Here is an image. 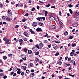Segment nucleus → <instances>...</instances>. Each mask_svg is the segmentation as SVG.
Wrapping results in <instances>:
<instances>
[{
    "label": "nucleus",
    "instance_id": "nucleus-1",
    "mask_svg": "<svg viewBox=\"0 0 79 79\" xmlns=\"http://www.w3.org/2000/svg\"><path fill=\"white\" fill-rule=\"evenodd\" d=\"M22 59L25 61L26 59V56L24 55H23L21 56Z\"/></svg>",
    "mask_w": 79,
    "mask_h": 79
},
{
    "label": "nucleus",
    "instance_id": "nucleus-2",
    "mask_svg": "<svg viewBox=\"0 0 79 79\" xmlns=\"http://www.w3.org/2000/svg\"><path fill=\"white\" fill-rule=\"evenodd\" d=\"M37 23L36 22H34L33 23L32 26L33 27H36L37 26Z\"/></svg>",
    "mask_w": 79,
    "mask_h": 79
},
{
    "label": "nucleus",
    "instance_id": "nucleus-3",
    "mask_svg": "<svg viewBox=\"0 0 79 79\" xmlns=\"http://www.w3.org/2000/svg\"><path fill=\"white\" fill-rule=\"evenodd\" d=\"M49 19L50 21H54L55 20V17L51 16L49 18Z\"/></svg>",
    "mask_w": 79,
    "mask_h": 79
},
{
    "label": "nucleus",
    "instance_id": "nucleus-4",
    "mask_svg": "<svg viewBox=\"0 0 79 79\" xmlns=\"http://www.w3.org/2000/svg\"><path fill=\"white\" fill-rule=\"evenodd\" d=\"M36 30L37 32H39V31H42V30L41 29V28L39 27L37 28L36 29Z\"/></svg>",
    "mask_w": 79,
    "mask_h": 79
},
{
    "label": "nucleus",
    "instance_id": "nucleus-5",
    "mask_svg": "<svg viewBox=\"0 0 79 79\" xmlns=\"http://www.w3.org/2000/svg\"><path fill=\"white\" fill-rule=\"evenodd\" d=\"M6 43L7 45H8L9 44H10V40H6Z\"/></svg>",
    "mask_w": 79,
    "mask_h": 79
},
{
    "label": "nucleus",
    "instance_id": "nucleus-6",
    "mask_svg": "<svg viewBox=\"0 0 79 79\" xmlns=\"http://www.w3.org/2000/svg\"><path fill=\"white\" fill-rule=\"evenodd\" d=\"M18 69V68H17V67H15L14 68V69H13V70L14 71H17V70Z\"/></svg>",
    "mask_w": 79,
    "mask_h": 79
},
{
    "label": "nucleus",
    "instance_id": "nucleus-7",
    "mask_svg": "<svg viewBox=\"0 0 79 79\" xmlns=\"http://www.w3.org/2000/svg\"><path fill=\"white\" fill-rule=\"evenodd\" d=\"M21 68L22 69H24V70H26L27 67L26 66H23L21 67Z\"/></svg>",
    "mask_w": 79,
    "mask_h": 79
},
{
    "label": "nucleus",
    "instance_id": "nucleus-8",
    "mask_svg": "<svg viewBox=\"0 0 79 79\" xmlns=\"http://www.w3.org/2000/svg\"><path fill=\"white\" fill-rule=\"evenodd\" d=\"M56 27L55 25H53L51 26V28L52 29H55Z\"/></svg>",
    "mask_w": 79,
    "mask_h": 79
},
{
    "label": "nucleus",
    "instance_id": "nucleus-9",
    "mask_svg": "<svg viewBox=\"0 0 79 79\" xmlns=\"http://www.w3.org/2000/svg\"><path fill=\"white\" fill-rule=\"evenodd\" d=\"M30 32H31V34H35V32L32 31V29H30Z\"/></svg>",
    "mask_w": 79,
    "mask_h": 79
},
{
    "label": "nucleus",
    "instance_id": "nucleus-10",
    "mask_svg": "<svg viewBox=\"0 0 79 79\" xmlns=\"http://www.w3.org/2000/svg\"><path fill=\"white\" fill-rule=\"evenodd\" d=\"M60 23H61L60 28H63V23L60 22H59V24H60Z\"/></svg>",
    "mask_w": 79,
    "mask_h": 79
},
{
    "label": "nucleus",
    "instance_id": "nucleus-11",
    "mask_svg": "<svg viewBox=\"0 0 79 79\" xmlns=\"http://www.w3.org/2000/svg\"><path fill=\"white\" fill-rule=\"evenodd\" d=\"M34 76L35 74L33 73H32L30 75V77H34Z\"/></svg>",
    "mask_w": 79,
    "mask_h": 79
},
{
    "label": "nucleus",
    "instance_id": "nucleus-12",
    "mask_svg": "<svg viewBox=\"0 0 79 79\" xmlns=\"http://www.w3.org/2000/svg\"><path fill=\"white\" fill-rule=\"evenodd\" d=\"M36 19H37V20H38L40 21V19H41V20L42 19V17H38Z\"/></svg>",
    "mask_w": 79,
    "mask_h": 79
},
{
    "label": "nucleus",
    "instance_id": "nucleus-13",
    "mask_svg": "<svg viewBox=\"0 0 79 79\" xmlns=\"http://www.w3.org/2000/svg\"><path fill=\"white\" fill-rule=\"evenodd\" d=\"M39 45L41 47H43L44 46V44H42V43H40Z\"/></svg>",
    "mask_w": 79,
    "mask_h": 79
},
{
    "label": "nucleus",
    "instance_id": "nucleus-14",
    "mask_svg": "<svg viewBox=\"0 0 79 79\" xmlns=\"http://www.w3.org/2000/svg\"><path fill=\"white\" fill-rule=\"evenodd\" d=\"M28 34V33H27V32L26 31L24 32L23 33V34L24 35H25V36H27V35Z\"/></svg>",
    "mask_w": 79,
    "mask_h": 79
},
{
    "label": "nucleus",
    "instance_id": "nucleus-15",
    "mask_svg": "<svg viewBox=\"0 0 79 79\" xmlns=\"http://www.w3.org/2000/svg\"><path fill=\"white\" fill-rule=\"evenodd\" d=\"M35 47H36L38 48V49H39L40 48V46L38 44H37L35 46Z\"/></svg>",
    "mask_w": 79,
    "mask_h": 79
},
{
    "label": "nucleus",
    "instance_id": "nucleus-16",
    "mask_svg": "<svg viewBox=\"0 0 79 79\" xmlns=\"http://www.w3.org/2000/svg\"><path fill=\"white\" fill-rule=\"evenodd\" d=\"M12 15V13L11 12H8V16H11Z\"/></svg>",
    "mask_w": 79,
    "mask_h": 79
},
{
    "label": "nucleus",
    "instance_id": "nucleus-17",
    "mask_svg": "<svg viewBox=\"0 0 79 79\" xmlns=\"http://www.w3.org/2000/svg\"><path fill=\"white\" fill-rule=\"evenodd\" d=\"M45 12V16H47V15L48 14V12L47 11H45V10H43Z\"/></svg>",
    "mask_w": 79,
    "mask_h": 79
},
{
    "label": "nucleus",
    "instance_id": "nucleus-18",
    "mask_svg": "<svg viewBox=\"0 0 79 79\" xmlns=\"http://www.w3.org/2000/svg\"><path fill=\"white\" fill-rule=\"evenodd\" d=\"M72 26H73V27H77V25L76 23L73 24H72Z\"/></svg>",
    "mask_w": 79,
    "mask_h": 79
},
{
    "label": "nucleus",
    "instance_id": "nucleus-19",
    "mask_svg": "<svg viewBox=\"0 0 79 79\" xmlns=\"http://www.w3.org/2000/svg\"><path fill=\"white\" fill-rule=\"evenodd\" d=\"M28 54H31L32 52V51L31 50H28Z\"/></svg>",
    "mask_w": 79,
    "mask_h": 79
},
{
    "label": "nucleus",
    "instance_id": "nucleus-20",
    "mask_svg": "<svg viewBox=\"0 0 79 79\" xmlns=\"http://www.w3.org/2000/svg\"><path fill=\"white\" fill-rule=\"evenodd\" d=\"M76 43H74V44L73 43V44L72 45V47H76Z\"/></svg>",
    "mask_w": 79,
    "mask_h": 79
},
{
    "label": "nucleus",
    "instance_id": "nucleus-21",
    "mask_svg": "<svg viewBox=\"0 0 79 79\" xmlns=\"http://www.w3.org/2000/svg\"><path fill=\"white\" fill-rule=\"evenodd\" d=\"M35 61H36V62H39V59L38 58H36L35 59Z\"/></svg>",
    "mask_w": 79,
    "mask_h": 79
},
{
    "label": "nucleus",
    "instance_id": "nucleus-22",
    "mask_svg": "<svg viewBox=\"0 0 79 79\" xmlns=\"http://www.w3.org/2000/svg\"><path fill=\"white\" fill-rule=\"evenodd\" d=\"M68 34V33L67 31H66L64 33V35H67Z\"/></svg>",
    "mask_w": 79,
    "mask_h": 79
},
{
    "label": "nucleus",
    "instance_id": "nucleus-23",
    "mask_svg": "<svg viewBox=\"0 0 79 79\" xmlns=\"http://www.w3.org/2000/svg\"><path fill=\"white\" fill-rule=\"evenodd\" d=\"M55 20L56 21H59V19H58V17H56L55 19Z\"/></svg>",
    "mask_w": 79,
    "mask_h": 79
},
{
    "label": "nucleus",
    "instance_id": "nucleus-24",
    "mask_svg": "<svg viewBox=\"0 0 79 79\" xmlns=\"http://www.w3.org/2000/svg\"><path fill=\"white\" fill-rule=\"evenodd\" d=\"M73 55H74V52H71L70 53V56H73Z\"/></svg>",
    "mask_w": 79,
    "mask_h": 79
},
{
    "label": "nucleus",
    "instance_id": "nucleus-25",
    "mask_svg": "<svg viewBox=\"0 0 79 79\" xmlns=\"http://www.w3.org/2000/svg\"><path fill=\"white\" fill-rule=\"evenodd\" d=\"M23 40L21 39H20L19 40V43H21L22 42H23Z\"/></svg>",
    "mask_w": 79,
    "mask_h": 79
},
{
    "label": "nucleus",
    "instance_id": "nucleus-26",
    "mask_svg": "<svg viewBox=\"0 0 79 79\" xmlns=\"http://www.w3.org/2000/svg\"><path fill=\"white\" fill-rule=\"evenodd\" d=\"M69 11H70L71 14L72 15L73 14V11H72V10H71L70 9H69Z\"/></svg>",
    "mask_w": 79,
    "mask_h": 79
},
{
    "label": "nucleus",
    "instance_id": "nucleus-27",
    "mask_svg": "<svg viewBox=\"0 0 79 79\" xmlns=\"http://www.w3.org/2000/svg\"><path fill=\"white\" fill-rule=\"evenodd\" d=\"M53 48H54V49H55V50H56V49L58 48V47L56 46H54L53 47Z\"/></svg>",
    "mask_w": 79,
    "mask_h": 79
},
{
    "label": "nucleus",
    "instance_id": "nucleus-28",
    "mask_svg": "<svg viewBox=\"0 0 79 79\" xmlns=\"http://www.w3.org/2000/svg\"><path fill=\"white\" fill-rule=\"evenodd\" d=\"M6 20L7 21H10V19L9 18H6Z\"/></svg>",
    "mask_w": 79,
    "mask_h": 79
},
{
    "label": "nucleus",
    "instance_id": "nucleus-29",
    "mask_svg": "<svg viewBox=\"0 0 79 79\" xmlns=\"http://www.w3.org/2000/svg\"><path fill=\"white\" fill-rule=\"evenodd\" d=\"M68 6L69 7H70V8H71L72 7H73V5L71 4H69L68 5Z\"/></svg>",
    "mask_w": 79,
    "mask_h": 79
},
{
    "label": "nucleus",
    "instance_id": "nucleus-30",
    "mask_svg": "<svg viewBox=\"0 0 79 79\" xmlns=\"http://www.w3.org/2000/svg\"><path fill=\"white\" fill-rule=\"evenodd\" d=\"M38 24L39 25V26H42V25H43V23H38Z\"/></svg>",
    "mask_w": 79,
    "mask_h": 79
},
{
    "label": "nucleus",
    "instance_id": "nucleus-31",
    "mask_svg": "<svg viewBox=\"0 0 79 79\" xmlns=\"http://www.w3.org/2000/svg\"><path fill=\"white\" fill-rule=\"evenodd\" d=\"M73 37H74V36H70L69 37V39H73Z\"/></svg>",
    "mask_w": 79,
    "mask_h": 79
},
{
    "label": "nucleus",
    "instance_id": "nucleus-32",
    "mask_svg": "<svg viewBox=\"0 0 79 79\" xmlns=\"http://www.w3.org/2000/svg\"><path fill=\"white\" fill-rule=\"evenodd\" d=\"M24 52H25V53H26L27 52V48H25L24 49Z\"/></svg>",
    "mask_w": 79,
    "mask_h": 79
},
{
    "label": "nucleus",
    "instance_id": "nucleus-33",
    "mask_svg": "<svg viewBox=\"0 0 79 79\" xmlns=\"http://www.w3.org/2000/svg\"><path fill=\"white\" fill-rule=\"evenodd\" d=\"M55 42L56 43H57V44H59L60 43V41H57L56 40H55Z\"/></svg>",
    "mask_w": 79,
    "mask_h": 79
},
{
    "label": "nucleus",
    "instance_id": "nucleus-34",
    "mask_svg": "<svg viewBox=\"0 0 79 79\" xmlns=\"http://www.w3.org/2000/svg\"><path fill=\"white\" fill-rule=\"evenodd\" d=\"M26 73H27V74H29V70H27L26 71Z\"/></svg>",
    "mask_w": 79,
    "mask_h": 79
},
{
    "label": "nucleus",
    "instance_id": "nucleus-35",
    "mask_svg": "<svg viewBox=\"0 0 79 79\" xmlns=\"http://www.w3.org/2000/svg\"><path fill=\"white\" fill-rule=\"evenodd\" d=\"M59 55V52H57L55 54V56H58V55Z\"/></svg>",
    "mask_w": 79,
    "mask_h": 79
},
{
    "label": "nucleus",
    "instance_id": "nucleus-36",
    "mask_svg": "<svg viewBox=\"0 0 79 79\" xmlns=\"http://www.w3.org/2000/svg\"><path fill=\"white\" fill-rule=\"evenodd\" d=\"M35 10V8L34 7H33L32 9H31L32 11H34Z\"/></svg>",
    "mask_w": 79,
    "mask_h": 79
},
{
    "label": "nucleus",
    "instance_id": "nucleus-37",
    "mask_svg": "<svg viewBox=\"0 0 79 79\" xmlns=\"http://www.w3.org/2000/svg\"><path fill=\"white\" fill-rule=\"evenodd\" d=\"M58 64H59L61 65V64H62V62L61 61H60L58 62Z\"/></svg>",
    "mask_w": 79,
    "mask_h": 79
},
{
    "label": "nucleus",
    "instance_id": "nucleus-38",
    "mask_svg": "<svg viewBox=\"0 0 79 79\" xmlns=\"http://www.w3.org/2000/svg\"><path fill=\"white\" fill-rule=\"evenodd\" d=\"M4 75V73H3L0 74V76H3Z\"/></svg>",
    "mask_w": 79,
    "mask_h": 79
},
{
    "label": "nucleus",
    "instance_id": "nucleus-39",
    "mask_svg": "<svg viewBox=\"0 0 79 79\" xmlns=\"http://www.w3.org/2000/svg\"><path fill=\"white\" fill-rule=\"evenodd\" d=\"M3 58L4 60H6V58H7V57H6V56H4L3 57Z\"/></svg>",
    "mask_w": 79,
    "mask_h": 79
},
{
    "label": "nucleus",
    "instance_id": "nucleus-40",
    "mask_svg": "<svg viewBox=\"0 0 79 79\" xmlns=\"http://www.w3.org/2000/svg\"><path fill=\"white\" fill-rule=\"evenodd\" d=\"M50 6V4H48V5H46L45 6L46 7H49Z\"/></svg>",
    "mask_w": 79,
    "mask_h": 79
},
{
    "label": "nucleus",
    "instance_id": "nucleus-41",
    "mask_svg": "<svg viewBox=\"0 0 79 79\" xmlns=\"http://www.w3.org/2000/svg\"><path fill=\"white\" fill-rule=\"evenodd\" d=\"M39 53V52H36L35 55H38Z\"/></svg>",
    "mask_w": 79,
    "mask_h": 79
},
{
    "label": "nucleus",
    "instance_id": "nucleus-42",
    "mask_svg": "<svg viewBox=\"0 0 79 79\" xmlns=\"http://www.w3.org/2000/svg\"><path fill=\"white\" fill-rule=\"evenodd\" d=\"M23 40L24 41H27V38H25L23 39Z\"/></svg>",
    "mask_w": 79,
    "mask_h": 79
},
{
    "label": "nucleus",
    "instance_id": "nucleus-43",
    "mask_svg": "<svg viewBox=\"0 0 79 79\" xmlns=\"http://www.w3.org/2000/svg\"><path fill=\"white\" fill-rule=\"evenodd\" d=\"M13 70V68H11L9 70V71H12Z\"/></svg>",
    "mask_w": 79,
    "mask_h": 79
},
{
    "label": "nucleus",
    "instance_id": "nucleus-44",
    "mask_svg": "<svg viewBox=\"0 0 79 79\" xmlns=\"http://www.w3.org/2000/svg\"><path fill=\"white\" fill-rule=\"evenodd\" d=\"M3 78L4 79H6V78H7V76H5L3 77Z\"/></svg>",
    "mask_w": 79,
    "mask_h": 79
},
{
    "label": "nucleus",
    "instance_id": "nucleus-45",
    "mask_svg": "<svg viewBox=\"0 0 79 79\" xmlns=\"http://www.w3.org/2000/svg\"><path fill=\"white\" fill-rule=\"evenodd\" d=\"M47 40H44V43H47Z\"/></svg>",
    "mask_w": 79,
    "mask_h": 79
},
{
    "label": "nucleus",
    "instance_id": "nucleus-46",
    "mask_svg": "<svg viewBox=\"0 0 79 79\" xmlns=\"http://www.w3.org/2000/svg\"><path fill=\"white\" fill-rule=\"evenodd\" d=\"M21 75L22 76H24V72H22L21 73Z\"/></svg>",
    "mask_w": 79,
    "mask_h": 79
},
{
    "label": "nucleus",
    "instance_id": "nucleus-47",
    "mask_svg": "<svg viewBox=\"0 0 79 79\" xmlns=\"http://www.w3.org/2000/svg\"><path fill=\"white\" fill-rule=\"evenodd\" d=\"M18 27H19V25H16L15 26V28H16V29H17Z\"/></svg>",
    "mask_w": 79,
    "mask_h": 79
},
{
    "label": "nucleus",
    "instance_id": "nucleus-48",
    "mask_svg": "<svg viewBox=\"0 0 79 79\" xmlns=\"http://www.w3.org/2000/svg\"><path fill=\"white\" fill-rule=\"evenodd\" d=\"M25 16H29V14L28 13H26V14L25 15Z\"/></svg>",
    "mask_w": 79,
    "mask_h": 79
},
{
    "label": "nucleus",
    "instance_id": "nucleus-49",
    "mask_svg": "<svg viewBox=\"0 0 79 79\" xmlns=\"http://www.w3.org/2000/svg\"><path fill=\"white\" fill-rule=\"evenodd\" d=\"M46 35H44V37H46L47 36H48V34H47V33H46Z\"/></svg>",
    "mask_w": 79,
    "mask_h": 79
},
{
    "label": "nucleus",
    "instance_id": "nucleus-50",
    "mask_svg": "<svg viewBox=\"0 0 79 79\" xmlns=\"http://www.w3.org/2000/svg\"><path fill=\"white\" fill-rule=\"evenodd\" d=\"M17 73L18 74H21V72L19 71H18Z\"/></svg>",
    "mask_w": 79,
    "mask_h": 79
},
{
    "label": "nucleus",
    "instance_id": "nucleus-51",
    "mask_svg": "<svg viewBox=\"0 0 79 79\" xmlns=\"http://www.w3.org/2000/svg\"><path fill=\"white\" fill-rule=\"evenodd\" d=\"M13 54H9L8 55V56H12Z\"/></svg>",
    "mask_w": 79,
    "mask_h": 79
},
{
    "label": "nucleus",
    "instance_id": "nucleus-52",
    "mask_svg": "<svg viewBox=\"0 0 79 79\" xmlns=\"http://www.w3.org/2000/svg\"><path fill=\"white\" fill-rule=\"evenodd\" d=\"M22 21H23V22H25V21H26V19H23V20H22Z\"/></svg>",
    "mask_w": 79,
    "mask_h": 79
},
{
    "label": "nucleus",
    "instance_id": "nucleus-53",
    "mask_svg": "<svg viewBox=\"0 0 79 79\" xmlns=\"http://www.w3.org/2000/svg\"><path fill=\"white\" fill-rule=\"evenodd\" d=\"M51 8H56V7L55 6H51Z\"/></svg>",
    "mask_w": 79,
    "mask_h": 79
},
{
    "label": "nucleus",
    "instance_id": "nucleus-54",
    "mask_svg": "<svg viewBox=\"0 0 79 79\" xmlns=\"http://www.w3.org/2000/svg\"><path fill=\"white\" fill-rule=\"evenodd\" d=\"M30 65L31 66V67H32V66H34V65L33 64L31 63L30 64Z\"/></svg>",
    "mask_w": 79,
    "mask_h": 79
},
{
    "label": "nucleus",
    "instance_id": "nucleus-55",
    "mask_svg": "<svg viewBox=\"0 0 79 79\" xmlns=\"http://www.w3.org/2000/svg\"><path fill=\"white\" fill-rule=\"evenodd\" d=\"M3 6V4H0V8H2Z\"/></svg>",
    "mask_w": 79,
    "mask_h": 79
},
{
    "label": "nucleus",
    "instance_id": "nucleus-56",
    "mask_svg": "<svg viewBox=\"0 0 79 79\" xmlns=\"http://www.w3.org/2000/svg\"><path fill=\"white\" fill-rule=\"evenodd\" d=\"M48 47L49 48H50V47H51V44L48 45Z\"/></svg>",
    "mask_w": 79,
    "mask_h": 79
},
{
    "label": "nucleus",
    "instance_id": "nucleus-57",
    "mask_svg": "<svg viewBox=\"0 0 79 79\" xmlns=\"http://www.w3.org/2000/svg\"><path fill=\"white\" fill-rule=\"evenodd\" d=\"M22 61H23V59L20 60V63H21Z\"/></svg>",
    "mask_w": 79,
    "mask_h": 79
},
{
    "label": "nucleus",
    "instance_id": "nucleus-58",
    "mask_svg": "<svg viewBox=\"0 0 79 79\" xmlns=\"http://www.w3.org/2000/svg\"><path fill=\"white\" fill-rule=\"evenodd\" d=\"M70 65H71V64H66V65L67 66H70Z\"/></svg>",
    "mask_w": 79,
    "mask_h": 79
},
{
    "label": "nucleus",
    "instance_id": "nucleus-59",
    "mask_svg": "<svg viewBox=\"0 0 79 79\" xmlns=\"http://www.w3.org/2000/svg\"><path fill=\"white\" fill-rule=\"evenodd\" d=\"M71 58L70 57H69L68 58V61H70V60H71Z\"/></svg>",
    "mask_w": 79,
    "mask_h": 79
},
{
    "label": "nucleus",
    "instance_id": "nucleus-60",
    "mask_svg": "<svg viewBox=\"0 0 79 79\" xmlns=\"http://www.w3.org/2000/svg\"><path fill=\"white\" fill-rule=\"evenodd\" d=\"M13 74H14V72H12L11 73V76H12V75H13Z\"/></svg>",
    "mask_w": 79,
    "mask_h": 79
},
{
    "label": "nucleus",
    "instance_id": "nucleus-61",
    "mask_svg": "<svg viewBox=\"0 0 79 79\" xmlns=\"http://www.w3.org/2000/svg\"><path fill=\"white\" fill-rule=\"evenodd\" d=\"M30 42H31H31H33V40H32V39H31L30 40Z\"/></svg>",
    "mask_w": 79,
    "mask_h": 79
},
{
    "label": "nucleus",
    "instance_id": "nucleus-62",
    "mask_svg": "<svg viewBox=\"0 0 79 79\" xmlns=\"http://www.w3.org/2000/svg\"><path fill=\"white\" fill-rule=\"evenodd\" d=\"M42 18L43 20V21H44L45 19V18L44 17H43Z\"/></svg>",
    "mask_w": 79,
    "mask_h": 79
},
{
    "label": "nucleus",
    "instance_id": "nucleus-63",
    "mask_svg": "<svg viewBox=\"0 0 79 79\" xmlns=\"http://www.w3.org/2000/svg\"><path fill=\"white\" fill-rule=\"evenodd\" d=\"M31 72L33 73V72H34V69H31Z\"/></svg>",
    "mask_w": 79,
    "mask_h": 79
},
{
    "label": "nucleus",
    "instance_id": "nucleus-64",
    "mask_svg": "<svg viewBox=\"0 0 79 79\" xmlns=\"http://www.w3.org/2000/svg\"><path fill=\"white\" fill-rule=\"evenodd\" d=\"M68 69L69 70H71V67L70 66L69 68Z\"/></svg>",
    "mask_w": 79,
    "mask_h": 79
}]
</instances>
